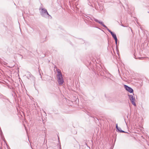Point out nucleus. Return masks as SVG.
Listing matches in <instances>:
<instances>
[{"mask_svg":"<svg viewBox=\"0 0 149 149\" xmlns=\"http://www.w3.org/2000/svg\"><path fill=\"white\" fill-rule=\"evenodd\" d=\"M92 20H94L96 22H97L101 24L102 26H103L104 27H105V28L107 29V31L111 33V35H112L113 38L115 40H116L117 38L116 36V35L115 34L113 33L112 31H111L110 30H109L107 27L103 23V22L101 21H100L99 20L95 18L94 17H93V19H91V18L90 19Z\"/></svg>","mask_w":149,"mask_h":149,"instance_id":"obj_1","label":"nucleus"},{"mask_svg":"<svg viewBox=\"0 0 149 149\" xmlns=\"http://www.w3.org/2000/svg\"><path fill=\"white\" fill-rule=\"evenodd\" d=\"M40 13L41 16L46 18L52 19V16L48 13L47 10L45 8H41L40 9Z\"/></svg>","mask_w":149,"mask_h":149,"instance_id":"obj_2","label":"nucleus"},{"mask_svg":"<svg viewBox=\"0 0 149 149\" xmlns=\"http://www.w3.org/2000/svg\"><path fill=\"white\" fill-rule=\"evenodd\" d=\"M57 79L58 81L59 85H62L64 82V81L63 78L62 74L61 71L58 70H57Z\"/></svg>","mask_w":149,"mask_h":149,"instance_id":"obj_3","label":"nucleus"},{"mask_svg":"<svg viewBox=\"0 0 149 149\" xmlns=\"http://www.w3.org/2000/svg\"><path fill=\"white\" fill-rule=\"evenodd\" d=\"M129 98L130 100L131 101V103L134 106H136V104L135 102V97L132 95H128Z\"/></svg>","mask_w":149,"mask_h":149,"instance_id":"obj_4","label":"nucleus"},{"mask_svg":"<svg viewBox=\"0 0 149 149\" xmlns=\"http://www.w3.org/2000/svg\"><path fill=\"white\" fill-rule=\"evenodd\" d=\"M124 87L125 90L130 93H133V90L131 87L128 86L127 85H124Z\"/></svg>","mask_w":149,"mask_h":149,"instance_id":"obj_5","label":"nucleus"},{"mask_svg":"<svg viewBox=\"0 0 149 149\" xmlns=\"http://www.w3.org/2000/svg\"><path fill=\"white\" fill-rule=\"evenodd\" d=\"M96 70V72H97L98 73H99L101 76H104V73L101 68L99 67V68H97Z\"/></svg>","mask_w":149,"mask_h":149,"instance_id":"obj_6","label":"nucleus"},{"mask_svg":"<svg viewBox=\"0 0 149 149\" xmlns=\"http://www.w3.org/2000/svg\"><path fill=\"white\" fill-rule=\"evenodd\" d=\"M120 132L121 133H128L127 132H125V131L123 130H120Z\"/></svg>","mask_w":149,"mask_h":149,"instance_id":"obj_7","label":"nucleus"},{"mask_svg":"<svg viewBox=\"0 0 149 149\" xmlns=\"http://www.w3.org/2000/svg\"><path fill=\"white\" fill-rule=\"evenodd\" d=\"M116 130H118L119 127H118V124H116Z\"/></svg>","mask_w":149,"mask_h":149,"instance_id":"obj_8","label":"nucleus"},{"mask_svg":"<svg viewBox=\"0 0 149 149\" xmlns=\"http://www.w3.org/2000/svg\"><path fill=\"white\" fill-rule=\"evenodd\" d=\"M121 129L120 128V127H119L118 128V130H117V131L118 132H120V130H121Z\"/></svg>","mask_w":149,"mask_h":149,"instance_id":"obj_9","label":"nucleus"},{"mask_svg":"<svg viewBox=\"0 0 149 149\" xmlns=\"http://www.w3.org/2000/svg\"><path fill=\"white\" fill-rule=\"evenodd\" d=\"M115 41L116 44V45H117V41H118V39H117L116 40H115Z\"/></svg>","mask_w":149,"mask_h":149,"instance_id":"obj_10","label":"nucleus"},{"mask_svg":"<svg viewBox=\"0 0 149 149\" xmlns=\"http://www.w3.org/2000/svg\"><path fill=\"white\" fill-rule=\"evenodd\" d=\"M81 41H82V42H81V43H83L84 42V41L82 40H81Z\"/></svg>","mask_w":149,"mask_h":149,"instance_id":"obj_11","label":"nucleus"},{"mask_svg":"<svg viewBox=\"0 0 149 149\" xmlns=\"http://www.w3.org/2000/svg\"><path fill=\"white\" fill-rule=\"evenodd\" d=\"M108 74H109V76L110 77H111V76H112L111 75V74H110L109 73H108Z\"/></svg>","mask_w":149,"mask_h":149,"instance_id":"obj_12","label":"nucleus"},{"mask_svg":"<svg viewBox=\"0 0 149 149\" xmlns=\"http://www.w3.org/2000/svg\"><path fill=\"white\" fill-rule=\"evenodd\" d=\"M139 59H142L143 58L141 57H139Z\"/></svg>","mask_w":149,"mask_h":149,"instance_id":"obj_13","label":"nucleus"},{"mask_svg":"<svg viewBox=\"0 0 149 149\" xmlns=\"http://www.w3.org/2000/svg\"><path fill=\"white\" fill-rule=\"evenodd\" d=\"M122 26H123V27H125V26H124L123 24H122L121 25Z\"/></svg>","mask_w":149,"mask_h":149,"instance_id":"obj_14","label":"nucleus"},{"mask_svg":"<svg viewBox=\"0 0 149 149\" xmlns=\"http://www.w3.org/2000/svg\"><path fill=\"white\" fill-rule=\"evenodd\" d=\"M59 147H60V149H61V146H60H60H59Z\"/></svg>","mask_w":149,"mask_h":149,"instance_id":"obj_15","label":"nucleus"},{"mask_svg":"<svg viewBox=\"0 0 149 149\" xmlns=\"http://www.w3.org/2000/svg\"><path fill=\"white\" fill-rule=\"evenodd\" d=\"M40 76H41V74H40Z\"/></svg>","mask_w":149,"mask_h":149,"instance_id":"obj_16","label":"nucleus"},{"mask_svg":"<svg viewBox=\"0 0 149 149\" xmlns=\"http://www.w3.org/2000/svg\"><path fill=\"white\" fill-rule=\"evenodd\" d=\"M94 72H96V71H94Z\"/></svg>","mask_w":149,"mask_h":149,"instance_id":"obj_17","label":"nucleus"},{"mask_svg":"<svg viewBox=\"0 0 149 149\" xmlns=\"http://www.w3.org/2000/svg\"><path fill=\"white\" fill-rule=\"evenodd\" d=\"M4 142H6V141H5V140H4Z\"/></svg>","mask_w":149,"mask_h":149,"instance_id":"obj_18","label":"nucleus"},{"mask_svg":"<svg viewBox=\"0 0 149 149\" xmlns=\"http://www.w3.org/2000/svg\"><path fill=\"white\" fill-rule=\"evenodd\" d=\"M131 31H132V29H131Z\"/></svg>","mask_w":149,"mask_h":149,"instance_id":"obj_19","label":"nucleus"}]
</instances>
